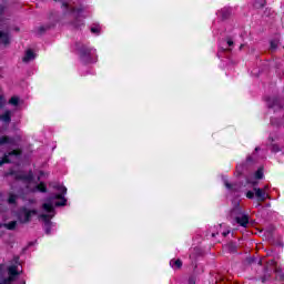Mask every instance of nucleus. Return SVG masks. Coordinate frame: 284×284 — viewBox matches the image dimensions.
Masks as SVG:
<instances>
[{
	"instance_id": "obj_1",
	"label": "nucleus",
	"mask_w": 284,
	"mask_h": 284,
	"mask_svg": "<svg viewBox=\"0 0 284 284\" xmlns=\"http://www.w3.org/2000/svg\"><path fill=\"white\" fill-rule=\"evenodd\" d=\"M54 189L61 193L51 195L49 197V201L42 205V210H44V212H48L49 214H52V212H54V205L55 207H63V205L68 203V200L65 199V194H68V189L63 185H55ZM54 201L58 202L54 203Z\"/></svg>"
},
{
	"instance_id": "obj_2",
	"label": "nucleus",
	"mask_w": 284,
	"mask_h": 284,
	"mask_svg": "<svg viewBox=\"0 0 284 284\" xmlns=\"http://www.w3.org/2000/svg\"><path fill=\"white\" fill-rule=\"evenodd\" d=\"M10 24L6 19V7L0 6V43L10 45Z\"/></svg>"
},
{
	"instance_id": "obj_3",
	"label": "nucleus",
	"mask_w": 284,
	"mask_h": 284,
	"mask_svg": "<svg viewBox=\"0 0 284 284\" xmlns=\"http://www.w3.org/2000/svg\"><path fill=\"white\" fill-rule=\"evenodd\" d=\"M79 57L82 63H97V50L81 45L78 48Z\"/></svg>"
},
{
	"instance_id": "obj_4",
	"label": "nucleus",
	"mask_w": 284,
	"mask_h": 284,
	"mask_svg": "<svg viewBox=\"0 0 284 284\" xmlns=\"http://www.w3.org/2000/svg\"><path fill=\"white\" fill-rule=\"evenodd\" d=\"M231 216L235 217V221L239 225H241L242 227H247V224L250 223V216L243 213V210L241 209V204H236L231 210Z\"/></svg>"
},
{
	"instance_id": "obj_5",
	"label": "nucleus",
	"mask_w": 284,
	"mask_h": 284,
	"mask_svg": "<svg viewBox=\"0 0 284 284\" xmlns=\"http://www.w3.org/2000/svg\"><path fill=\"white\" fill-rule=\"evenodd\" d=\"M32 216H37V209L28 210V207L23 206L19 210L18 221L20 223H30Z\"/></svg>"
},
{
	"instance_id": "obj_6",
	"label": "nucleus",
	"mask_w": 284,
	"mask_h": 284,
	"mask_svg": "<svg viewBox=\"0 0 284 284\" xmlns=\"http://www.w3.org/2000/svg\"><path fill=\"white\" fill-rule=\"evenodd\" d=\"M19 274H21V271H19V266L11 265L8 267V278H4L2 282L4 284H12L17 281Z\"/></svg>"
},
{
	"instance_id": "obj_7",
	"label": "nucleus",
	"mask_w": 284,
	"mask_h": 284,
	"mask_svg": "<svg viewBox=\"0 0 284 284\" xmlns=\"http://www.w3.org/2000/svg\"><path fill=\"white\" fill-rule=\"evenodd\" d=\"M268 141H271L270 150L273 154H278V152H283V144H278L281 142V136L278 135H270Z\"/></svg>"
},
{
	"instance_id": "obj_8",
	"label": "nucleus",
	"mask_w": 284,
	"mask_h": 284,
	"mask_svg": "<svg viewBox=\"0 0 284 284\" xmlns=\"http://www.w3.org/2000/svg\"><path fill=\"white\" fill-rule=\"evenodd\" d=\"M253 192H255L257 201H261L262 203L270 199V193L265 192V190H262L261 187H253Z\"/></svg>"
},
{
	"instance_id": "obj_9",
	"label": "nucleus",
	"mask_w": 284,
	"mask_h": 284,
	"mask_svg": "<svg viewBox=\"0 0 284 284\" xmlns=\"http://www.w3.org/2000/svg\"><path fill=\"white\" fill-rule=\"evenodd\" d=\"M10 156H14L16 159L21 156V151L19 150H13L11 152L8 153V155H4L2 160H0V165H3L6 163H12V160L10 159Z\"/></svg>"
},
{
	"instance_id": "obj_10",
	"label": "nucleus",
	"mask_w": 284,
	"mask_h": 284,
	"mask_svg": "<svg viewBox=\"0 0 284 284\" xmlns=\"http://www.w3.org/2000/svg\"><path fill=\"white\" fill-rule=\"evenodd\" d=\"M52 216H54V214H41L40 215V219H42V221L44 222L45 234H50V227L52 225V222L50 221V219H52Z\"/></svg>"
},
{
	"instance_id": "obj_11",
	"label": "nucleus",
	"mask_w": 284,
	"mask_h": 284,
	"mask_svg": "<svg viewBox=\"0 0 284 284\" xmlns=\"http://www.w3.org/2000/svg\"><path fill=\"white\" fill-rule=\"evenodd\" d=\"M37 59V53L32 51V49H28L22 58L23 63H30V61H34Z\"/></svg>"
},
{
	"instance_id": "obj_12",
	"label": "nucleus",
	"mask_w": 284,
	"mask_h": 284,
	"mask_svg": "<svg viewBox=\"0 0 284 284\" xmlns=\"http://www.w3.org/2000/svg\"><path fill=\"white\" fill-rule=\"evenodd\" d=\"M16 179H19L20 181H23L24 183H32L34 176L32 175V172H29V174L20 173L16 176Z\"/></svg>"
},
{
	"instance_id": "obj_13",
	"label": "nucleus",
	"mask_w": 284,
	"mask_h": 284,
	"mask_svg": "<svg viewBox=\"0 0 284 284\" xmlns=\"http://www.w3.org/2000/svg\"><path fill=\"white\" fill-rule=\"evenodd\" d=\"M266 102L268 108H280V109L283 108V105L281 104V99L267 98Z\"/></svg>"
},
{
	"instance_id": "obj_14",
	"label": "nucleus",
	"mask_w": 284,
	"mask_h": 284,
	"mask_svg": "<svg viewBox=\"0 0 284 284\" xmlns=\"http://www.w3.org/2000/svg\"><path fill=\"white\" fill-rule=\"evenodd\" d=\"M0 145H14V139L3 135L0 138Z\"/></svg>"
},
{
	"instance_id": "obj_15",
	"label": "nucleus",
	"mask_w": 284,
	"mask_h": 284,
	"mask_svg": "<svg viewBox=\"0 0 284 284\" xmlns=\"http://www.w3.org/2000/svg\"><path fill=\"white\" fill-rule=\"evenodd\" d=\"M0 121L3 123H10V121H12V112L7 110L3 114L0 115Z\"/></svg>"
},
{
	"instance_id": "obj_16",
	"label": "nucleus",
	"mask_w": 284,
	"mask_h": 284,
	"mask_svg": "<svg viewBox=\"0 0 284 284\" xmlns=\"http://www.w3.org/2000/svg\"><path fill=\"white\" fill-rule=\"evenodd\" d=\"M170 266L173 268V270H181V267H183V262L181 260H171L170 261Z\"/></svg>"
},
{
	"instance_id": "obj_17",
	"label": "nucleus",
	"mask_w": 284,
	"mask_h": 284,
	"mask_svg": "<svg viewBox=\"0 0 284 284\" xmlns=\"http://www.w3.org/2000/svg\"><path fill=\"white\" fill-rule=\"evenodd\" d=\"M32 192H48V186H45V183L41 182L32 189Z\"/></svg>"
},
{
	"instance_id": "obj_18",
	"label": "nucleus",
	"mask_w": 284,
	"mask_h": 284,
	"mask_svg": "<svg viewBox=\"0 0 284 284\" xmlns=\"http://www.w3.org/2000/svg\"><path fill=\"white\" fill-rule=\"evenodd\" d=\"M17 199H19V195H17L14 193H9L7 203H9V205H14V204H17Z\"/></svg>"
},
{
	"instance_id": "obj_19",
	"label": "nucleus",
	"mask_w": 284,
	"mask_h": 284,
	"mask_svg": "<svg viewBox=\"0 0 284 284\" xmlns=\"http://www.w3.org/2000/svg\"><path fill=\"white\" fill-rule=\"evenodd\" d=\"M224 185H225L226 190H230L231 192H239V185H236V184H232V183L225 181Z\"/></svg>"
},
{
	"instance_id": "obj_20",
	"label": "nucleus",
	"mask_w": 284,
	"mask_h": 284,
	"mask_svg": "<svg viewBox=\"0 0 284 284\" xmlns=\"http://www.w3.org/2000/svg\"><path fill=\"white\" fill-rule=\"evenodd\" d=\"M256 161H258V158L256 156V153H253L252 155H248L246 158L247 163H256Z\"/></svg>"
},
{
	"instance_id": "obj_21",
	"label": "nucleus",
	"mask_w": 284,
	"mask_h": 284,
	"mask_svg": "<svg viewBox=\"0 0 284 284\" xmlns=\"http://www.w3.org/2000/svg\"><path fill=\"white\" fill-rule=\"evenodd\" d=\"M3 226L7 229V230H16L17 227V221H11L7 224H3Z\"/></svg>"
},
{
	"instance_id": "obj_22",
	"label": "nucleus",
	"mask_w": 284,
	"mask_h": 284,
	"mask_svg": "<svg viewBox=\"0 0 284 284\" xmlns=\"http://www.w3.org/2000/svg\"><path fill=\"white\" fill-rule=\"evenodd\" d=\"M9 103L10 105H19V98L18 97H12L10 100H9Z\"/></svg>"
},
{
	"instance_id": "obj_23",
	"label": "nucleus",
	"mask_w": 284,
	"mask_h": 284,
	"mask_svg": "<svg viewBox=\"0 0 284 284\" xmlns=\"http://www.w3.org/2000/svg\"><path fill=\"white\" fill-rule=\"evenodd\" d=\"M254 6H255V8H264L265 7V0H255Z\"/></svg>"
},
{
	"instance_id": "obj_24",
	"label": "nucleus",
	"mask_w": 284,
	"mask_h": 284,
	"mask_svg": "<svg viewBox=\"0 0 284 284\" xmlns=\"http://www.w3.org/2000/svg\"><path fill=\"white\" fill-rule=\"evenodd\" d=\"M91 32L93 34H99L101 32V27L99 26L91 27Z\"/></svg>"
},
{
	"instance_id": "obj_25",
	"label": "nucleus",
	"mask_w": 284,
	"mask_h": 284,
	"mask_svg": "<svg viewBox=\"0 0 284 284\" xmlns=\"http://www.w3.org/2000/svg\"><path fill=\"white\" fill-rule=\"evenodd\" d=\"M255 179H257V180L263 179V169H258V170L255 172Z\"/></svg>"
},
{
	"instance_id": "obj_26",
	"label": "nucleus",
	"mask_w": 284,
	"mask_h": 284,
	"mask_svg": "<svg viewBox=\"0 0 284 284\" xmlns=\"http://www.w3.org/2000/svg\"><path fill=\"white\" fill-rule=\"evenodd\" d=\"M284 121L281 120L278 123H276V119L272 118L271 119V125H277V128H280V125H283Z\"/></svg>"
},
{
	"instance_id": "obj_27",
	"label": "nucleus",
	"mask_w": 284,
	"mask_h": 284,
	"mask_svg": "<svg viewBox=\"0 0 284 284\" xmlns=\"http://www.w3.org/2000/svg\"><path fill=\"white\" fill-rule=\"evenodd\" d=\"M278 48V41L277 40H272L271 41V49L276 50Z\"/></svg>"
},
{
	"instance_id": "obj_28",
	"label": "nucleus",
	"mask_w": 284,
	"mask_h": 284,
	"mask_svg": "<svg viewBox=\"0 0 284 284\" xmlns=\"http://www.w3.org/2000/svg\"><path fill=\"white\" fill-rule=\"evenodd\" d=\"M6 105V98L3 95H0V110Z\"/></svg>"
},
{
	"instance_id": "obj_29",
	"label": "nucleus",
	"mask_w": 284,
	"mask_h": 284,
	"mask_svg": "<svg viewBox=\"0 0 284 284\" xmlns=\"http://www.w3.org/2000/svg\"><path fill=\"white\" fill-rule=\"evenodd\" d=\"M243 168H244L243 164L237 165V166H236V172H237L239 174H243Z\"/></svg>"
},
{
	"instance_id": "obj_30",
	"label": "nucleus",
	"mask_w": 284,
	"mask_h": 284,
	"mask_svg": "<svg viewBox=\"0 0 284 284\" xmlns=\"http://www.w3.org/2000/svg\"><path fill=\"white\" fill-rule=\"evenodd\" d=\"M246 199H254V191L246 192Z\"/></svg>"
},
{
	"instance_id": "obj_31",
	"label": "nucleus",
	"mask_w": 284,
	"mask_h": 284,
	"mask_svg": "<svg viewBox=\"0 0 284 284\" xmlns=\"http://www.w3.org/2000/svg\"><path fill=\"white\" fill-rule=\"evenodd\" d=\"M227 45H229V47L234 45V41H232V39H227Z\"/></svg>"
},
{
	"instance_id": "obj_32",
	"label": "nucleus",
	"mask_w": 284,
	"mask_h": 284,
	"mask_svg": "<svg viewBox=\"0 0 284 284\" xmlns=\"http://www.w3.org/2000/svg\"><path fill=\"white\" fill-rule=\"evenodd\" d=\"M262 190H264V192H267V190H270V185H264V187L262 189Z\"/></svg>"
},
{
	"instance_id": "obj_33",
	"label": "nucleus",
	"mask_w": 284,
	"mask_h": 284,
	"mask_svg": "<svg viewBox=\"0 0 284 284\" xmlns=\"http://www.w3.org/2000/svg\"><path fill=\"white\" fill-rule=\"evenodd\" d=\"M227 234H230V231L223 232V233H222V236H227Z\"/></svg>"
},
{
	"instance_id": "obj_34",
	"label": "nucleus",
	"mask_w": 284,
	"mask_h": 284,
	"mask_svg": "<svg viewBox=\"0 0 284 284\" xmlns=\"http://www.w3.org/2000/svg\"><path fill=\"white\" fill-rule=\"evenodd\" d=\"M3 271V264H0V274Z\"/></svg>"
},
{
	"instance_id": "obj_35",
	"label": "nucleus",
	"mask_w": 284,
	"mask_h": 284,
	"mask_svg": "<svg viewBox=\"0 0 284 284\" xmlns=\"http://www.w3.org/2000/svg\"><path fill=\"white\" fill-rule=\"evenodd\" d=\"M260 151H261V148L256 146L255 152H260Z\"/></svg>"
},
{
	"instance_id": "obj_36",
	"label": "nucleus",
	"mask_w": 284,
	"mask_h": 284,
	"mask_svg": "<svg viewBox=\"0 0 284 284\" xmlns=\"http://www.w3.org/2000/svg\"><path fill=\"white\" fill-rule=\"evenodd\" d=\"M252 183V185H256V182H251Z\"/></svg>"
},
{
	"instance_id": "obj_37",
	"label": "nucleus",
	"mask_w": 284,
	"mask_h": 284,
	"mask_svg": "<svg viewBox=\"0 0 284 284\" xmlns=\"http://www.w3.org/2000/svg\"><path fill=\"white\" fill-rule=\"evenodd\" d=\"M212 236H213V237L216 236V233H212Z\"/></svg>"
},
{
	"instance_id": "obj_38",
	"label": "nucleus",
	"mask_w": 284,
	"mask_h": 284,
	"mask_svg": "<svg viewBox=\"0 0 284 284\" xmlns=\"http://www.w3.org/2000/svg\"><path fill=\"white\" fill-rule=\"evenodd\" d=\"M262 283H265V278H262Z\"/></svg>"
},
{
	"instance_id": "obj_39",
	"label": "nucleus",
	"mask_w": 284,
	"mask_h": 284,
	"mask_svg": "<svg viewBox=\"0 0 284 284\" xmlns=\"http://www.w3.org/2000/svg\"><path fill=\"white\" fill-rule=\"evenodd\" d=\"M30 203H34V200H31Z\"/></svg>"
},
{
	"instance_id": "obj_40",
	"label": "nucleus",
	"mask_w": 284,
	"mask_h": 284,
	"mask_svg": "<svg viewBox=\"0 0 284 284\" xmlns=\"http://www.w3.org/2000/svg\"><path fill=\"white\" fill-rule=\"evenodd\" d=\"M16 261H19V257H16Z\"/></svg>"
},
{
	"instance_id": "obj_41",
	"label": "nucleus",
	"mask_w": 284,
	"mask_h": 284,
	"mask_svg": "<svg viewBox=\"0 0 284 284\" xmlns=\"http://www.w3.org/2000/svg\"><path fill=\"white\" fill-rule=\"evenodd\" d=\"M0 284H4L3 282H1Z\"/></svg>"
}]
</instances>
